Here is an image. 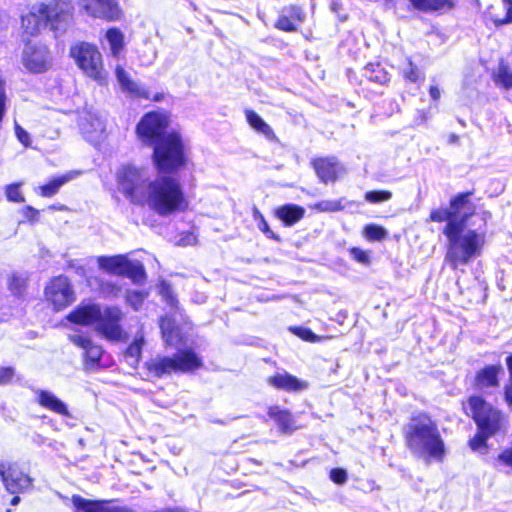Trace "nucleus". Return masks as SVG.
<instances>
[{
  "label": "nucleus",
  "instance_id": "f257e3e1",
  "mask_svg": "<svg viewBox=\"0 0 512 512\" xmlns=\"http://www.w3.org/2000/svg\"><path fill=\"white\" fill-rule=\"evenodd\" d=\"M171 114L165 110L146 112L136 124L139 141L152 148V162L158 172L154 179L146 177L142 168L126 164L116 173L119 191L132 204L147 207L160 217L184 213L189 199L179 179L170 174L178 172L189 162V149L180 132L167 131Z\"/></svg>",
  "mask_w": 512,
  "mask_h": 512
},
{
  "label": "nucleus",
  "instance_id": "f03ea898",
  "mask_svg": "<svg viewBox=\"0 0 512 512\" xmlns=\"http://www.w3.org/2000/svg\"><path fill=\"white\" fill-rule=\"evenodd\" d=\"M404 436L412 454L426 463L443 461L446 454L444 440L437 423L427 414L413 416L405 428Z\"/></svg>",
  "mask_w": 512,
  "mask_h": 512
},
{
  "label": "nucleus",
  "instance_id": "7ed1b4c3",
  "mask_svg": "<svg viewBox=\"0 0 512 512\" xmlns=\"http://www.w3.org/2000/svg\"><path fill=\"white\" fill-rule=\"evenodd\" d=\"M443 233L448 239L445 260L453 269L468 264L480 255L484 245V234L476 230L466 229L462 224L454 222L446 225Z\"/></svg>",
  "mask_w": 512,
  "mask_h": 512
},
{
  "label": "nucleus",
  "instance_id": "20e7f679",
  "mask_svg": "<svg viewBox=\"0 0 512 512\" xmlns=\"http://www.w3.org/2000/svg\"><path fill=\"white\" fill-rule=\"evenodd\" d=\"M468 409L478 426V433L469 441V445L473 451L484 454L487 451V438L501 428L502 416L479 396L469 398Z\"/></svg>",
  "mask_w": 512,
  "mask_h": 512
},
{
  "label": "nucleus",
  "instance_id": "39448f33",
  "mask_svg": "<svg viewBox=\"0 0 512 512\" xmlns=\"http://www.w3.org/2000/svg\"><path fill=\"white\" fill-rule=\"evenodd\" d=\"M67 6L64 9L59 0L52 3H40L37 11H30L21 17L23 39H33L43 28L50 26L52 30L58 29V24L65 19V15L72 14L70 1H62Z\"/></svg>",
  "mask_w": 512,
  "mask_h": 512
},
{
  "label": "nucleus",
  "instance_id": "423d86ee",
  "mask_svg": "<svg viewBox=\"0 0 512 512\" xmlns=\"http://www.w3.org/2000/svg\"><path fill=\"white\" fill-rule=\"evenodd\" d=\"M202 366L201 357L191 347L180 349L173 356L150 358L144 364L147 374L157 379L171 373H193Z\"/></svg>",
  "mask_w": 512,
  "mask_h": 512
},
{
  "label": "nucleus",
  "instance_id": "0eeeda50",
  "mask_svg": "<svg viewBox=\"0 0 512 512\" xmlns=\"http://www.w3.org/2000/svg\"><path fill=\"white\" fill-rule=\"evenodd\" d=\"M69 55L86 76L94 80L103 78V58L95 44L85 41L76 42L70 47Z\"/></svg>",
  "mask_w": 512,
  "mask_h": 512
},
{
  "label": "nucleus",
  "instance_id": "6e6552de",
  "mask_svg": "<svg viewBox=\"0 0 512 512\" xmlns=\"http://www.w3.org/2000/svg\"><path fill=\"white\" fill-rule=\"evenodd\" d=\"M22 64L33 74L47 72L53 65V54L42 40L23 39Z\"/></svg>",
  "mask_w": 512,
  "mask_h": 512
},
{
  "label": "nucleus",
  "instance_id": "1a4fd4ad",
  "mask_svg": "<svg viewBox=\"0 0 512 512\" xmlns=\"http://www.w3.org/2000/svg\"><path fill=\"white\" fill-rule=\"evenodd\" d=\"M98 264L108 274L127 277L136 284L142 283L146 279V271L143 264L138 261H131L124 254L102 256L99 258Z\"/></svg>",
  "mask_w": 512,
  "mask_h": 512
},
{
  "label": "nucleus",
  "instance_id": "9d476101",
  "mask_svg": "<svg viewBox=\"0 0 512 512\" xmlns=\"http://www.w3.org/2000/svg\"><path fill=\"white\" fill-rule=\"evenodd\" d=\"M44 298L56 312L70 306L75 301V292L65 275L52 277L44 288Z\"/></svg>",
  "mask_w": 512,
  "mask_h": 512
},
{
  "label": "nucleus",
  "instance_id": "9b49d317",
  "mask_svg": "<svg viewBox=\"0 0 512 512\" xmlns=\"http://www.w3.org/2000/svg\"><path fill=\"white\" fill-rule=\"evenodd\" d=\"M123 318L124 313L119 307H106L103 313L100 311L98 314L95 331L106 340L112 342L124 341L125 332L121 325Z\"/></svg>",
  "mask_w": 512,
  "mask_h": 512
},
{
  "label": "nucleus",
  "instance_id": "f8f14e48",
  "mask_svg": "<svg viewBox=\"0 0 512 512\" xmlns=\"http://www.w3.org/2000/svg\"><path fill=\"white\" fill-rule=\"evenodd\" d=\"M0 477L10 494H21L33 485V479L17 463H0Z\"/></svg>",
  "mask_w": 512,
  "mask_h": 512
},
{
  "label": "nucleus",
  "instance_id": "ddd939ff",
  "mask_svg": "<svg viewBox=\"0 0 512 512\" xmlns=\"http://www.w3.org/2000/svg\"><path fill=\"white\" fill-rule=\"evenodd\" d=\"M78 4L82 11L94 19L112 22L122 16L116 0H78Z\"/></svg>",
  "mask_w": 512,
  "mask_h": 512
},
{
  "label": "nucleus",
  "instance_id": "4468645a",
  "mask_svg": "<svg viewBox=\"0 0 512 512\" xmlns=\"http://www.w3.org/2000/svg\"><path fill=\"white\" fill-rule=\"evenodd\" d=\"M69 341L84 350L83 364L87 370H96L100 367L103 349L95 344L90 337L83 334L70 335Z\"/></svg>",
  "mask_w": 512,
  "mask_h": 512
},
{
  "label": "nucleus",
  "instance_id": "2eb2a0df",
  "mask_svg": "<svg viewBox=\"0 0 512 512\" xmlns=\"http://www.w3.org/2000/svg\"><path fill=\"white\" fill-rule=\"evenodd\" d=\"M74 512H129L127 508L110 506L109 500L85 499L78 494L71 497Z\"/></svg>",
  "mask_w": 512,
  "mask_h": 512
},
{
  "label": "nucleus",
  "instance_id": "dca6fc26",
  "mask_svg": "<svg viewBox=\"0 0 512 512\" xmlns=\"http://www.w3.org/2000/svg\"><path fill=\"white\" fill-rule=\"evenodd\" d=\"M471 195V192L461 193L450 201L449 210L451 216L456 221L461 222L462 227H466L468 217L474 214V206L469 200Z\"/></svg>",
  "mask_w": 512,
  "mask_h": 512
},
{
  "label": "nucleus",
  "instance_id": "f3484780",
  "mask_svg": "<svg viewBox=\"0 0 512 512\" xmlns=\"http://www.w3.org/2000/svg\"><path fill=\"white\" fill-rule=\"evenodd\" d=\"M269 385L286 392H301L308 388V382L284 371L270 376L267 379Z\"/></svg>",
  "mask_w": 512,
  "mask_h": 512
},
{
  "label": "nucleus",
  "instance_id": "a211bd4d",
  "mask_svg": "<svg viewBox=\"0 0 512 512\" xmlns=\"http://www.w3.org/2000/svg\"><path fill=\"white\" fill-rule=\"evenodd\" d=\"M317 176L324 183L334 182L338 178L342 167L334 157L319 158L313 161Z\"/></svg>",
  "mask_w": 512,
  "mask_h": 512
},
{
  "label": "nucleus",
  "instance_id": "6ab92c4d",
  "mask_svg": "<svg viewBox=\"0 0 512 512\" xmlns=\"http://www.w3.org/2000/svg\"><path fill=\"white\" fill-rule=\"evenodd\" d=\"M36 402L42 408L55 414L63 417L70 416L67 405L50 391L38 390L36 392Z\"/></svg>",
  "mask_w": 512,
  "mask_h": 512
},
{
  "label": "nucleus",
  "instance_id": "aec40b11",
  "mask_svg": "<svg viewBox=\"0 0 512 512\" xmlns=\"http://www.w3.org/2000/svg\"><path fill=\"white\" fill-rule=\"evenodd\" d=\"M99 312V307L95 305H79L66 316V319L71 323L87 326L96 323Z\"/></svg>",
  "mask_w": 512,
  "mask_h": 512
},
{
  "label": "nucleus",
  "instance_id": "412c9836",
  "mask_svg": "<svg viewBox=\"0 0 512 512\" xmlns=\"http://www.w3.org/2000/svg\"><path fill=\"white\" fill-rule=\"evenodd\" d=\"M268 416L277 423L279 430L284 434H291L298 429L288 410L280 409L278 406H271L268 409Z\"/></svg>",
  "mask_w": 512,
  "mask_h": 512
},
{
  "label": "nucleus",
  "instance_id": "4be33fe9",
  "mask_svg": "<svg viewBox=\"0 0 512 512\" xmlns=\"http://www.w3.org/2000/svg\"><path fill=\"white\" fill-rule=\"evenodd\" d=\"M115 72L124 91L136 98L149 99V91L139 87L122 67L117 66Z\"/></svg>",
  "mask_w": 512,
  "mask_h": 512
},
{
  "label": "nucleus",
  "instance_id": "5701e85b",
  "mask_svg": "<svg viewBox=\"0 0 512 512\" xmlns=\"http://www.w3.org/2000/svg\"><path fill=\"white\" fill-rule=\"evenodd\" d=\"M159 327L167 346H176L181 341V329L171 317H161Z\"/></svg>",
  "mask_w": 512,
  "mask_h": 512
},
{
  "label": "nucleus",
  "instance_id": "b1692460",
  "mask_svg": "<svg viewBox=\"0 0 512 512\" xmlns=\"http://www.w3.org/2000/svg\"><path fill=\"white\" fill-rule=\"evenodd\" d=\"M72 177L73 174L71 172L53 177L38 187V194L44 198H51L56 195L59 189L70 181Z\"/></svg>",
  "mask_w": 512,
  "mask_h": 512
},
{
  "label": "nucleus",
  "instance_id": "393cba45",
  "mask_svg": "<svg viewBox=\"0 0 512 512\" xmlns=\"http://www.w3.org/2000/svg\"><path fill=\"white\" fill-rule=\"evenodd\" d=\"M304 214L305 209L294 204H286L276 210V216L287 226L297 223L303 218Z\"/></svg>",
  "mask_w": 512,
  "mask_h": 512
},
{
  "label": "nucleus",
  "instance_id": "a878e982",
  "mask_svg": "<svg viewBox=\"0 0 512 512\" xmlns=\"http://www.w3.org/2000/svg\"><path fill=\"white\" fill-rule=\"evenodd\" d=\"M105 37L109 43L111 54L118 58L125 48L123 32L118 27H111L106 30Z\"/></svg>",
  "mask_w": 512,
  "mask_h": 512
},
{
  "label": "nucleus",
  "instance_id": "bb28decb",
  "mask_svg": "<svg viewBox=\"0 0 512 512\" xmlns=\"http://www.w3.org/2000/svg\"><path fill=\"white\" fill-rule=\"evenodd\" d=\"M28 280L27 276L13 273L7 279V288L13 296L23 299L28 288Z\"/></svg>",
  "mask_w": 512,
  "mask_h": 512
},
{
  "label": "nucleus",
  "instance_id": "cd10ccee",
  "mask_svg": "<svg viewBox=\"0 0 512 512\" xmlns=\"http://www.w3.org/2000/svg\"><path fill=\"white\" fill-rule=\"evenodd\" d=\"M246 119L254 130L264 135L267 139L272 140L275 138L272 128L254 111L247 110Z\"/></svg>",
  "mask_w": 512,
  "mask_h": 512
},
{
  "label": "nucleus",
  "instance_id": "c85d7f7f",
  "mask_svg": "<svg viewBox=\"0 0 512 512\" xmlns=\"http://www.w3.org/2000/svg\"><path fill=\"white\" fill-rule=\"evenodd\" d=\"M499 369L496 366H488L481 370L476 377V385L479 388H488L497 385V374Z\"/></svg>",
  "mask_w": 512,
  "mask_h": 512
},
{
  "label": "nucleus",
  "instance_id": "c756f323",
  "mask_svg": "<svg viewBox=\"0 0 512 512\" xmlns=\"http://www.w3.org/2000/svg\"><path fill=\"white\" fill-rule=\"evenodd\" d=\"M144 343L145 340L143 335L137 336L124 350L125 358L132 359L133 365L135 367L140 363L142 359V350Z\"/></svg>",
  "mask_w": 512,
  "mask_h": 512
},
{
  "label": "nucleus",
  "instance_id": "7c9ffc66",
  "mask_svg": "<svg viewBox=\"0 0 512 512\" xmlns=\"http://www.w3.org/2000/svg\"><path fill=\"white\" fill-rule=\"evenodd\" d=\"M412 5L422 11H433L452 6L451 0H410Z\"/></svg>",
  "mask_w": 512,
  "mask_h": 512
},
{
  "label": "nucleus",
  "instance_id": "2f4dec72",
  "mask_svg": "<svg viewBox=\"0 0 512 512\" xmlns=\"http://www.w3.org/2000/svg\"><path fill=\"white\" fill-rule=\"evenodd\" d=\"M158 294L172 309H179V302L177 296L174 294L171 285L167 281H161L158 284Z\"/></svg>",
  "mask_w": 512,
  "mask_h": 512
},
{
  "label": "nucleus",
  "instance_id": "473e14b6",
  "mask_svg": "<svg viewBox=\"0 0 512 512\" xmlns=\"http://www.w3.org/2000/svg\"><path fill=\"white\" fill-rule=\"evenodd\" d=\"M495 82L505 89L512 87V69L503 62L499 64L497 72L495 73Z\"/></svg>",
  "mask_w": 512,
  "mask_h": 512
},
{
  "label": "nucleus",
  "instance_id": "72a5a7b5",
  "mask_svg": "<svg viewBox=\"0 0 512 512\" xmlns=\"http://www.w3.org/2000/svg\"><path fill=\"white\" fill-rule=\"evenodd\" d=\"M363 234L369 241H381L387 237V231L375 224L365 226Z\"/></svg>",
  "mask_w": 512,
  "mask_h": 512
},
{
  "label": "nucleus",
  "instance_id": "f704fd0d",
  "mask_svg": "<svg viewBox=\"0 0 512 512\" xmlns=\"http://www.w3.org/2000/svg\"><path fill=\"white\" fill-rule=\"evenodd\" d=\"M148 293L146 291H128L126 294L127 302L133 307L134 310H138L142 307L144 300L147 298Z\"/></svg>",
  "mask_w": 512,
  "mask_h": 512
},
{
  "label": "nucleus",
  "instance_id": "c9c22d12",
  "mask_svg": "<svg viewBox=\"0 0 512 512\" xmlns=\"http://www.w3.org/2000/svg\"><path fill=\"white\" fill-rule=\"evenodd\" d=\"M430 220L433 222H444L446 221L449 225L450 223L454 222L456 224H461V222L456 221L454 218H452L449 208H439L435 209L430 214Z\"/></svg>",
  "mask_w": 512,
  "mask_h": 512
},
{
  "label": "nucleus",
  "instance_id": "e433bc0d",
  "mask_svg": "<svg viewBox=\"0 0 512 512\" xmlns=\"http://www.w3.org/2000/svg\"><path fill=\"white\" fill-rule=\"evenodd\" d=\"M5 195L8 201L14 203H23L25 201L24 196L20 190L19 183H11L5 188Z\"/></svg>",
  "mask_w": 512,
  "mask_h": 512
},
{
  "label": "nucleus",
  "instance_id": "4c0bfd02",
  "mask_svg": "<svg viewBox=\"0 0 512 512\" xmlns=\"http://www.w3.org/2000/svg\"><path fill=\"white\" fill-rule=\"evenodd\" d=\"M314 208L320 212H336L340 211L343 206L340 200H322L315 204Z\"/></svg>",
  "mask_w": 512,
  "mask_h": 512
},
{
  "label": "nucleus",
  "instance_id": "58836bf2",
  "mask_svg": "<svg viewBox=\"0 0 512 512\" xmlns=\"http://www.w3.org/2000/svg\"><path fill=\"white\" fill-rule=\"evenodd\" d=\"M392 193L390 191H369L365 194V200L370 203H379L390 200Z\"/></svg>",
  "mask_w": 512,
  "mask_h": 512
},
{
  "label": "nucleus",
  "instance_id": "ea45409f",
  "mask_svg": "<svg viewBox=\"0 0 512 512\" xmlns=\"http://www.w3.org/2000/svg\"><path fill=\"white\" fill-rule=\"evenodd\" d=\"M276 27L280 30L292 32L296 30V25L294 22L286 15H280L277 22Z\"/></svg>",
  "mask_w": 512,
  "mask_h": 512
},
{
  "label": "nucleus",
  "instance_id": "a19ab883",
  "mask_svg": "<svg viewBox=\"0 0 512 512\" xmlns=\"http://www.w3.org/2000/svg\"><path fill=\"white\" fill-rule=\"evenodd\" d=\"M15 375V370L11 366L0 367V386L10 383Z\"/></svg>",
  "mask_w": 512,
  "mask_h": 512
},
{
  "label": "nucleus",
  "instance_id": "79ce46f5",
  "mask_svg": "<svg viewBox=\"0 0 512 512\" xmlns=\"http://www.w3.org/2000/svg\"><path fill=\"white\" fill-rule=\"evenodd\" d=\"M6 102L5 81L0 77V123L3 121L6 114Z\"/></svg>",
  "mask_w": 512,
  "mask_h": 512
},
{
  "label": "nucleus",
  "instance_id": "37998d69",
  "mask_svg": "<svg viewBox=\"0 0 512 512\" xmlns=\"http://www.w3.org/2000/svg\"><path fill=\"white\" fill-rule=\"evenodd\" d=\"M293 332L305 341L316 342L319 339L317 335H315L311 330L306 328H294Z\"/></svg>",
  "mask_w": 512,
  "mask_h": 512
},
{
  "label": "nucleus",
  "instance_id": "c03bdc74",
  "mask_svg": "<svg viewBox=\"0 0 512 512\" xmlns=\"http://www.w3.org/2000/svg\"><path fill=\"white\" fill-rule=\"evenodd\" d=\"M22 214L28 222L35 223L39 220L40 212L36 208L28 205L22 209Z\"/></svg>",
  "mask_w": 512,
  "mask_h": 512
},
{
  "label": "nucleus",
  "instance_id": "a18cd8bd",
  "mask_svg": "<svg viewBox=\"0 0 512 512\" xmlns=\"http://www.w3.org/2000/svg\"><path fill=\"white\" fill-rule=\"evenodd\" d=\"M351 256L353 259H355L357 262L362 264H367L369 262V255L366 251L360 249V248H352L350 250Z\"/></svg>",
  "mask_w": 512,
  "mask_h": 512
},
{
  "label": "nucleus",
  "instance_id": "49530a36",
  "mask_svg": "<svg viewBox=\"0 0 512 512\" xmlns=\"http://www.w3.org/2000/svg\"><path fill=\"white\" fill-rule=\"evenodd\" d=\"M504 8L506 10V17L502 20H495L497 25L512 23V0H503Z\"/></svg>",
  "mask_w": 512,
  "mask_h": 512
},
{
  "label": "nucleus",
  "instance_id": "de8ad7c7",
  "mask_svg": "<svg viewBox=\"0 0 512 512\" xmlns=\"http://www.w3.org/2000/svg\"><path fill=\"white\" fill-rule=\"evenodd\" d=\"M330 477L333 480V482L337 484H343L347 480V473L345 470L342 469H332L330 472Z\"/></svg>",
  "mask_w": 512,
  "mask_h": 512
},
{
  "label": "nucleus",
  "instance_id": "09e8293b",
  "mask_svg": "<svg viewBox=\"0 0 512 512\" xmlns=\"http://www.w3.org/2000/svg\"><path fill=\"white\" fill-rule=\"evenodd\" d=\"M499 465L512 467V448L503 451L497 458Z\"/></svg>",
  "mask_w": 512,
  "mask_h": 512
},
{
  "label": "nucleus",
  "instance_id": "8fccbe9b",
  "mask_svg": "<svg viewBox=\"0 0 512 512\" xmlns=\"http://www.w3.org/2000/svg\"><path fill=\"white\" fill-rule=\"evenodd\" d=\"M404 73L405 77L411 82H416L419 78V72L411 62L408 65V69Z\"/></svg>",
  "mask_w": 512,
  "mask_h": 512
},
{
  "label": "nucleus",
  "instance_id": "3c124183",
  "mask_svg": "<svg viewBox=\"0 0 512 512\" xmlns=\"http://www.w3.org/2000/svg\"><path fill=\"white\" fill-rule=\"evenodd\" d=\"M257 227L260 231H262L264 234L268 235L270 238L276 239V236L274 233L270 230L268 223L266 222L265 218H261V221L257 223Z\"/></svg>",
  "mask_w": 512,
  "mask_h": 512
},
{
  "label": "nucleus",
  "instance_id": "603ef678",
  "mask_svg": "<svg viewBox=\"0 0 512 512\" xmlns=\"http://www.w3.org/2000/svg\"><path fill=\"white\" fill-rule=\"evenodd\" d=\"M16 135L19 139V141L25 145L29 142V135L28 133L19 125H16L15 127Z\"/></svg>",
  "mask_w": 512,
  "mask_h": 512
},
{
  "label": "nucleus",
  "instance_id": "864d4df0",
  "mask_svg": "<svg viewBox=\"0 0 512 512\" xmlns=\"http://www.w3.org/2000/svg\"><path fill=\"white\" fill-rule=\"evenodd\" d=\"M429 94L433 100H438L441 95L439 88L436 86L430 87Z\"/></svg>",
  "mask_w": 512,
  "mask_h": 512
},
{
  "label": "nucleus",
  "instance_id": "5fc2aeb1",
  "mask_svg": "<svg viewBox=\"0 0 512 512\" xmlns=\"http://www.w3.org/2000/svg\"><path fill=\"white\" fill-rule=\"evenodd\" d=\"M505 399L509 405H512V383L505 388Z\"/></svg>",
  "mask_w": 512,
  "mask_h": 512
},
{
  "label": "nucleus",
  "instance_id": "6e6d98bb",
  "mask_svg": "<svg viewBox=\"0 0 512 512\" xmlns=\"http://www.w3.org/2000/svg\"><path fill=\"white\" fill-rule=\"evenodd\" d=\"M253 218L258 223L259 221H261V218H264V216L261 214V212L257 208H254L253 209Z\"/></svg>",
  "mask_w": 512,
  "mask_h": 512
},
{
  "label": "nucleus",
  "instance_id": "4d7b16f0",
  "mask_svg": "<svg viewBox=\"0 0 512 512\" xmlns=\"http://www.w3.org/2000/svg\"><path fill=\"white\" fill-rule=\"evenodd\" d=\"M149 99H151L152 101L158 102V101H161V100L164 99V94L163 93H156L155 95H153V97L149 96Z\"/></svg>",
  "mask_w": 512,
  "mask_h": 512
},
{
  "label": "nucleus",
  "instance_id": "13d9d810",
  "mask_svg": "<svg viewBox=\"0 0 512 512\" xmlns=\"http://www.w3.org/2000/svg\"><path fill=\"white\" fill-rule=\"evenodd\" d=\"M20 502L19 494H13V497L10 500L11 505H17Z\"/></svg>",
  "mask_w": 512,
  "mask_h": 512
},
{
  "label": "nucleus",
  "instance_id": "bf43d9fd",
  "mask_svg": "<svg viewBox=\"0 0 512 512\" xmlns=\"http://www.w3.org/2000/svg\"><path fill=\"white\" fill-rule=\"evenodd\" d=\"M507 366L509 369L510 376L512 378V355L507 358Z\"/></svg>",
  "mask_w": 512,
  "mask_h": 512
},
{
  "label": "nucleus",
  "instance_id": "052dcab7",
  "mask_svg": "<svg viewBox=\"0 0 512 512\" xmlns=\"http://www.w3.org/2000/svg\"><path fill=\"white\" fill-rule=\"evenodd\" d=\"M293 11H295V14L297 15L298 20L301 21V17L299 16L300 13H299L298 9L293 8Z\"/></svg>",
  "mask_w": 512,
  "mask_h": 512
}]
</instances>
